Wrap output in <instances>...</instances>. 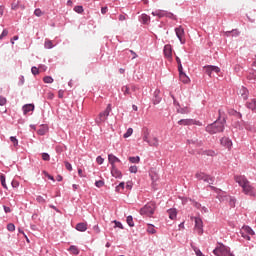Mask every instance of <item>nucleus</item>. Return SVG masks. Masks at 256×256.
I'll use <instances>...</instances> for the list:
<instances>
[{
    "label": "nucleus",
    "mask_w": 256,
    "mask_h": 256,
    "mask_svg": "<svg viewBox=\"0 0 256 256\" xmlns=\"http://www.w3.org/2000/svg\"><path fill=\"white\" fill-rule=\"evenodd\" d=\"M234 180L242 188L244 195H247L248 197H256V189L253 187L247 177L243 175H237L234 176Z\"/></svg>",
    "instance_id": "1"
},
{
    "label": "nucleus",
    "mask_w": 256,
    "mask_h": 256,
    "mask_svg": "<svg viewBox=\"0 0 256 256\" xmlns=\"http://www.w3.org/2000/svg\"><path fill=\"white\" fill-rule=\"evenodd\" d=\"M225 123L227 119L223 117L222 121L216 120L211 124H208L205 128L206 133L209 135H216V133H223L225 131Z\"/></svg>",
    "instance_id": "2"
},
{
    "label": "nucleus",
    "mask_w": 256,
    "mask_h": 256,
    "mask_svg": "<svg viewBox=\"0 0 256 256\" xmlns=\"http://www.w3.org/2000/svg\"><path fill=\"white\" fill-rule=\"evenodd\" d=\"M155 209H157V204L153 201L148 202L140 209V215H143L144 217H153V215H155Z\"/></svg>",
    "instance_id": "3"
},
{
    "label": "nucleus",
    "mask_w": 256,
    "mask_h": 256,
    "mask_svg": "<svg viewBox=\"0 0 256 256\" xmlns=\"http://www.w3.org/2000/svg\"><path fill=\"white\" fill-rule=\"evenodd\" d=\"M214 255L216 256H235V254L232 253L231 248L228 246H225L224 244H219L214 250Z\"/></svg>",
    "instance_id": "4"
},
{
    "label": "nucleus",
    "mask_w": 256,
    "mask_h": 256,
    "mask_svg": "<svg viewBox=\"0 0 256 256\" xmlns=\"http://www.w3.org/2000/svg\"><path fill=\"white\" fill-rule=\"evenodd\" d=\"M111 111H112L111 104H108L106 109L100 112L98 117L95 119L97 125H101V123H105V120L108 119Z\"/></svg>",
    "instance_id": "5"
},
{
    "label": "nucleus",
    "mask_w": 256,
    "mask_h": 256,
    "mask_svg": "<svg viewBox=\"0 0 256 256\" xmlns=\"http://www.w3.org/2000/svg\"><path fill=\"white\" fill-rule=\"evenodd\" d=\"M177 39H179L181 45H185V28L178 26L174 29Z\"/></svg>",
    "instance_id": "6"
},
{
    "label": "nucleus",
    "mask_w": 256,
    "mask_h": 256,
    "mask_svg": "<svg viewBox=\"0 0 256 256\" xmlns=\"http://www.w3.org/2000/svg\"><path fill=\"white\" fill-rule=\"evenodd\" d=\"M164 57H166V59H168V61H172L173 59V48L171 47L170 44H167L164 46Z\"/></svg>",
    "instance_id": "7"
},
{
    "label": "nucleus",
    "mask_w": 256,
    "mask_h": 256,
    "mask_svg": "<svg viewBox=\"0 0 256 256\" xmlns=\"http://www.w3.org/2000/svg\"><path fill=\"white\" fill-rule=\"evenodd\" d=\"M206 75H209L211 77V73H220L221 68L213 65H208L204 67Z\"/></svg>",
    "instance_id": "8"
},
{
    "label": "nucleus",
    "mask_w": 256,
    "mask_h": 256,
    "mask_svg": "<svg viewBox=\"0 0 256 256\" xmlns=\"http://www.w3.org/2000/svg\"><path fill=\"white\" fill-rule=\"evenodd\" d=\"M194 221H195V228L198 229V233H200V235H202V233H203V220L199 217H195Z\"/></svg>",
    "instance_id": "9"
},
{
    "label": "nucleus",
    "mask_w": 256,
    "mask_h": 256,
    "mask_svg": "<svg viewBox=\"0 0 256 256\" xmlns=\"http://www.w3.org/2000/svg\"><path fill=\"white\" fill-rule=\"evenodd\" d=\"M152 101H153L154 105H159V103H161L162 98H161V91L159 89H156L154 91V97H153Z\"/></svg>",
    "instance_id": "10"
},
{
    "label": "nucleus",
    "mask_w": 256,
    "mask_h": 256,
    "mask_svg": "<svg viewBox=\"0 0 256 256\" xmlns=\"http://www.w3.org/2000/svg\"><path fill=\"white\" fill-rule=\"evenodd\" d=\"M108 161H109L111 167H116L115 163H121V159H119L114 154H108Z\"/></svg>",
    "instance_id": "11"
},
{
    "label": "nucleus",
    "mask_w": 256,
    "mask_h": 256,
    "mask_svg": "<svg viewBox=\"0 0 256 256\" xmlns=\"http://www.w3.org/2000/svg\"><path fill=\"white\" fill-rule=\"evenodd\" d=\"M111 175L112 177H115V179H121L123 177V174L119 169H117V166L111 167Z\"/></svg>",
    "instance_id": "12"
},
{
    "label": "nucleus",
    "mask_w": 256,
    "mask_h": 256,
    "mask_svg": "<svg viewBox=\"0 0 256 256\" xmlns=\"http://www.w3.org/2000/svg\"><path fill=\"white\" fill-rule=\"evenodd\" d=\"M239 95L244 101H247V99H249V90L242 86L239 90Z\"/></svg>",
    "instance_id": "13"
},
{
    "label": "nucleus",
    "mask_w": 256,
    "mask_h": 256,
    "mask_svg": "<svg viewBox=\"0 0 256 256\" xmlns=\"http://www.w3.org/2000/svg\"><path fill=\"white\" fill-rule=\"evenodd\" d=\"M220 143L221 145H223V147H226V149H231V147L233 146V142L228 137L222 138L220 140Z\"/></svg>",
    "instance_id": "14"
},
{
    "label": "nucleus",
    "mask_w": 256,
    "mask_h": 256,
    "mask_svg": "<svg viewBox=\"0 0 256 256\" xmlns=\"http://www.w3.org/2000/svg\"><path fill=\"white\" fill-rule=\"evenodd\" d=\"M178 71H179L180 81H182V83L187 84V83H189V81H191V79H189V76H187V74H185V72H183V68Z\"/></svg>",
    "instance_id": "15"
},
{
    "label": "nucleus",
    "mask_w": 256,
    "mask_h": 256,
    "mask_svg": "<svg viewBox=\"0 0 256 256\" xmlns=\"http://www.w3.org/2000/svg\"><path fill=\"white\" fill-rule=\"evenodd\" d=\"M247 109H250V111H253L256 113V98L251 99L246 103Z\"/></svg>",
    "instance_id": "16"
},
{
    "label": "nucleus",
    "mask_w": 256,
    "mask_h": 256,
    "mask_svg": "<svg viewBox=\"0 0 256 256\" xmlns=\"http://www.w3.org/2000/svg\"><path fill=\"white\" fill-rule=\"evenodd\" d=\"M22 111L24 115H27V113H31V111H35V105L34 104H25L22 107Z\"/></svg>",
    "instance_id": "17"
},
{
    "label": "nucleus",
    "mask_w": 256,
    "mask_h": 256,
    "mask_svg": "<svg viewBox=\"0 0 256 256\" xmlns=\"http://www.w3.org/2000/svg\"><path fill=\"white\" fill-rule=\"evenodd\" d=\"M176 112L177 113H180L181 115H189V113H191V108L190 107H179V108H176Z\"/></svg>",
    "instance_id": "18"
},
{
    "label": "nucleus",
    "mask_w": 256,
    "mask_h": 256,
    "mask_svg": "<svg viewBox=\"0 0 256 256\" xmlns=\"http://www.w3.org/2000/svg\"><path fill=\"white\" fill-rule=\"evenodd\" d=\"M241 125L238 126V129H246V131H253V125L249 122L241 121Z\"/></svg>",
    "instance_id": "19"
},
{
    "label": "nucleus",
    "mask_w": 256,
    "mask_h": 256,
    "mask_svg": "<svg viewBox=\"0 0 256 256\" xmlns=\"http://www.w3.org/2000/svg\"><path fill=\"white\" fill-rule=\"evenodd\" d=\"M75 229H76V231H80V233H85V231L87 230V223L80 222V223L76 224Z\"/></svg>",
    "instance_id": "20"
},
{
    "label": "nucleus",
    "mask_w": 256,
    "mask_h": 256,
    "mask_svg": "<svg viewBox=\"0 0 256 256\" xmlns=\"http://www.w3.org/2000/svg\"><path fill=\"white\" fill-rule=\"evenodd\" d=\"M167 213L169 215V219H171L172 221H175V219H177V209L170 208L167 210Z\"/></svg>",
    "instance_id": "21"
},
{
    "label": "nucleus",
    "mask_w": 256,
    "mask_h": 256,
    "mask_svg": "<svg viewBox=\"0 0 256 256\" xmlns=\"http://www.w3.org/2000/svg\"><path fill=\"white\" fill-rule=\"evenodd\" d=\"M196 179H198L199 181H209V175L203 173V172H198L196 173Z\"/></svg>",
    "instance_id": "22"
},
{
    "label": "nucleus",
    "mask_w": 256,
    "mask_h": 256,
    "mask_svg": "<svg viewBox=\"0 0 256 256\" xmlns=\"http://www.w3.org/2000/svg\"><path fill=\"white\" fill-rule=\"evenodd\" d=\"M229 115H231L232 117H236V119H241V117H243V114H241L240 112H238L235 109H230L228 110Z\"/></svg>",
    "instance_id": "23"
},
{
    "label": "nucleus",
    "mask_w": 256,
    "mask_h": 256,
    "mask_svg": "<svg viewBox=\"0 0 256 256\" xmlns=\"http://www.w3.org/2000/svg\"><path fill=\"white\" fill-rule=\"evenodd\" d=\"M241 231H243V233H246L248 235H255V231H253V228L250 226H243Z\"/></svg>",
    "instance_id": "24"
},
{
    "label": "nucleus",
    "mask_w": 256,
    "mask_h": 256,
    "mask_svg": "<svg viewBox=\"0 0 256 256\" xmlns=\"http://www.w3.org/2000/svg\"><path fill=\"white\" fill-rule=\"evenodd\" d=\"M148 145H150V147H159V139L157 137L150 139Z\"/></svg>",
    "instance_id": "25"
},
{
    "label": "nucleus",
    "mask_w": 256,
    "mask_h": 256,
    "mask_svg": "<svg viewBox=\"0 0 256 256\" xmlns=\"http://www.w3.org/2000/svg\"><path fill=\"white\" fill-rule=\"evenodd\" d=\"M68 251H70V253L72 255H79L80 251H79V248L75 245H71L69 248H68Z\"/></svg>",
    "instance_id": "26"
},
{
    "label": "nucleus",
    "mask_w": 256,
    "mask_h": 256,
    "mask_svg": "<svg viewBox=\"0 0 256 256\" xmlns=\"http://www.w3.org/2000/svg\"><path fill=\"white\" fill-rule=\"evenodd\" d=\"M146 231L150 235H155V233H157V230H155V225H153V224H148V227H147Z\"/></svg>",
    "instance_id": "27"
},
{
    "label": "nucleus",
    "mask_w": 256,
    "mask_h": 256,
    "mask_svg": "<svg viewBox=\"0 0 256 256\" xmlns=\"http://www.w3.org/2000/svg\"><path fill=\"white\" fill-rule=\"evenodd\" d=\"M193 119H181L178 121V125H192Z\"/></svg>",
    "instance_id": "28"
},
{
    "label": "nucleus",
    "mask_w": 256,
    "mask_h": 256,
    "mask_svg": "<svg viewBox=\"0 0 256 256\" xmlns=\"http://www.w3.org/2000/svg\"><path fill=\"white\" fill-rule=\"evenodd\" d=\"M151 17H149V15L147 14H142L141 15V22L144 24V25H147V23H149Z\"/></svg>",
    "instance_id": "29"
},
{
    "label": "nucleus",
    "mask_w": 256,
    "mask_h": 256,
    "mask_svg": "<svg viewBox=\"0 0 256 256\" xmlns=\"http://www.w3.org/2000/svg\"><path fill=\"white\" fill-rule=\"evenodd\" d=\"M152 15L154 17H165V11H163V10H156V11L152 12Z\"/></svg>",
    "instance_id": "30"
},
{
    "label": "nucleus",
    "mask_w": 256,
    "mask_h": 256,
    "mask_svg": "<svg viewBox=\"0 0 256 256\" xmlns=\"http://www.w3.org/2000/svg\"><path fill=\"white\" fill-rule=\"evenodd\" d=\"M126 223L127 225H129V227H135V222H133V216H127Z\"/></svg>",
    "instance_id": "31"
},
{
    "label": "nucleus",
    "mask_w": 256,
    "mask_h": 256,
    "mask_svg": "<svg viewBox=\"0 0 256 256\" xmlns=\"http://www.w3.org/2000/svg\"><path fill=\"white\" fill-rule=\"evenodd\" d=\"M37 203H40V205H45L47 203V200L41 195L36 196Z\"/></svg>",
    "instance_id": "32"
},
{
    "label": "nucleus",
    "mask_w": 256,
    "mask_h": 256,
    "mask_svg": "<svg viewBox=\"0 0 256 256\" xmlns=\"http://www.w3.org/2000/svg\"><path fill=\"white\" fill-rule=\"evenodd\" d=\"M130 163H139L141 158L139 156H130L129 158Z\"/></svg>",
    "instance_id": "33"
},
{
    "label": "nucleus",
    "mask_w": 256,
    "mask_h": 256,
    "mask_svg": "<svg viewBox=\"0 0 256 256\" xmlns=\"http://www.w3.org/2000/svg\"><path fill=\"white\" fill-rule=\"evenodd\" d=\"M133 135V128H128L126 133H124L123 137L124 139H129Z\"/></svg>",
    "instance_id": "34"
},
{
    "label": "nucleus",
    "mask_w": 256,
    "mask_h": 256,
    "mask_svg": "<svg viewBox=\"0 0 256 256\" xmlns=\"http://www.w3.org/2000/svg\"><path fill=\"white\" fill-rule=\"evenodd\" d=\"M248 79L249 81H256V71L252 70L249 74H248Z\"/></svg>",
    "instance_id": "35"
},
{
    "label": "nucleus",
    "mask_w": 256,
    "mask_h": 256,
    "mask_svg": "<svg viewBox=\"0 0 256 256\" xmlns=\"http://www.w3.org/2000/svg\"><path fill=\"white\" fill-rule=\"evenodd\" d=\"M44 47L45 49H53V42L51 40H45Z\"/></svg>",
    "instance_id": "36"
},
{
    "label": "nucleus",
    "mask_w": 256,
    "mask_h": 256,
    "mask_svg": "<svg viewBox=\"0 0 256 256\" xmlns=\"http://www.w3.org/2000/svg\"><path fill=\"white\" fill-rule=\"evenodd\" d=\"M218 118L217 121H223V117H225V111L223 109L218 110Z\"/></svg>",
    "instance_id": "37"
},
{
    "label": "nucleus",
    "mask_w": 256,
    "mask_h": 256,
    "mask_svg": "<svg viewBox=\"0 0 256 256\" xmlns=\"http://www.w3.org/2000/svg\"><path fill=\"white\" fill-rule=\"evenodd\" d=\"M188 145H196V147L201 146V142H199V140L195 139V140H187Z\"/></svg>",
    "instance_id": "38"
},
{
    "label": "nucleus",
    "mask_w": 256,
    "mask_h": 256,
    "mask_svg": "<svg viewBox=\"0 0 256 256\" xmlns=\"http://www.w3.org/2000/svg\"><path fill=\"white\" fill-rule=\"evenodd\" d=\"M170 97H172L173 99L174 107H176V109H179V107H181V104L179 103V101H177V99L175 98V95L171 94Z\"/></svg>",
    "instance_id": "39"
},
{
    "label": "nucleus",
    "mask_w": 256,
    "mask_h": 256,
    "mask_svg": "<svg viewBox=\"0 0 256 256\" xmlns=\"http://www.w3.org/2000/svg\"><path fill=\"white\" fill-rule=\"evenodd\" d=\"M0 181H1V185L4 189H7V182H6V178H5V175H1L0 176Z\"/></svg>",
    "instance_id": "40"
},
{
    "label": "nucleus",
    "mask_w": 256,
    "mask_h": 256,
    "mask_svg": "<svg viewBox=\"0 0 256 256\" xmlns=\"http://www.w3.org/2000/svg\"><path fill=\"white\" fill-rule=\"evenodd\" d=\"M10 141H11V143H13L14 147H18L19 146V140L17 139V137L11 136L10 137Z\"/></svg>",
    "instance_id": "41"
},
{
    "label": "nucleus",
    "mask_w": 256,
    "mask_h": 256,
    "mask_svg": "<svg viewBox=\"0 0 256 256\" xmlns=\"http://www.w3.org/2000/svg\"><path fill=\"white\" fill-rule=\"evenodd\" d=\"M240 235L241 237H243V239H246V241H251V236L245 232H243V230H240Z\"/></svg>",
    "instance_id": "42"
},
{
    "label": "nucleus",
    "mask_w": 256,
    "mask_h": 256,
    "mask_svg": "<svg viewBox=\"0 0 256 256\" xmlns=\"http://www.w3.org/2000/svg\"><path fill=\"white\" fill-rule=\"evenodd\" d=\"M235 203H237V199H235V197L230 196L229 197V205L230 207H235Z\"/></svg>",
    "instance_id": "43"
},
{
    "label": "nucleus",
    "mask_w": 256,
    "mask_h": 256,
    "mask_svg": "<svg viewBox=\"0 0 256 256\" xmlns=\"http://www.w3.org/2000/svg\"><path fill=\"white\" fill-rule=\"evenodd\" d=\"M105 185V181L103 180H97L95 182V187H98V189H101V187H103Z\"/></svg>",
    "instance_id": "44"
},
{
    "label": "nucleus",
    "mask_w": 256,
    "mask_h": 256,
    "mask_svg": "<svg viewBox=\"0 0 256 256\" xmlns=\"http://www.w3.org/2000/svg\"><path fill=\"white\" fill-rule=\"evenodd\" d=\"M34 15H35L36 17H41V16L43 15V11H41V8H36V9L34 10Z\"/></svg>",
    "instance_id": "45"
},
{
    "label": "nucleus",
    "mask_w": 256,
    "mask_h": 256,
    "mask_svg": "<svg viewBox=\"0 0 256 256\" xmlns=\"http://www.w3.org/2000/svg\"><path fill=\"white\" fill-rule=\"evenodd\" d=\"M176 63L178 64V71H181L183 69V64L181 63V58L176 56Z\"/></svg>",
    "instance_id": "46"
},
{
    "label": "nucleus",
    "mask_w": 256,
    "mask_h": 256,
    "mask_svg": "<svg viewBox=\"0 0 256 256\" xmlns=\"http://www.w3.org/2000/svg\"><path fill=\"white\" fill-rule=\"evenodd\" d=\"M122 91L124 95H131V91L129 90V86H123Z\"/></svg>",
    "instance_id": "47"
},
{
    "label": "nucleus",
    "mask_w": 256,
    "mask_h": 256,
    "mask_svg": "<svg viewBox=\"0 0 256 256\" xmlns=\"http://www.w3.org/2000/svg\"><path fill=\"white\" fill-rule=\"evenodd\" d=\"M74 11L75 13H79V14L83 13L84 11L83 6H75Z\"/></svg>",
    "instance_id": "48"
},
{
    "label": "nucleus",
    "mask_w": 256,
    "mask_h": 256,
    "mask_svg": "<svg viewBox=\"0 0 256 256\" xmlns=\"http://www.w3.org/2000/svg\"><path fill=\"white\" fill-rule=\"evenodd\" d=\"M38 135H41V136H43V135H45L46 133H47V128H45V127H42V128H40V129H38Z\"/></svg>",
    "instance_id": "49"
},
{
    "label": "nucleus",
    "mask_w": 256,
    "mask_h": 256,
    "mask_svg": "<svg viewBox=\"0 0 256 256\" xmlns=\"http://www.w3.org/2000/svg\"><path fill=\"white\" fill-rule=\"evenodd\" d=\"M42 159L43 161H50L51 156H49V153L44 152L42 153Z\"/></svg>",
    "instance_id": "50"
},
{
    "label": "nucleus",
    "mask_w": 256,
    "mask_h": 256,
    "mask_svg": "<svg viewBox=\"0 0 256 256\" xmlns=\"http://www.w3.org/2000/svg\"><path fill=\"white\" fill-rule=\"evenodd\" d=\"M7 105V98L0 96V107Z\"/></svg>",
    "instance_id": "51"
},
{
    "label": "nucleus",
    "mask_w": 256,
    "mask_h": 256,
    "mask_svg": "<svg viewBox=\"0 0 256 256\" xmlns=\"http://www.w3.org/2000/svg\"><path fill=\"white\" fill-rule=\"evenodd\" d=\"M44 83H53V77L51 76H45L43 78Z\"/></svg>",
    "instance_id": "52"
},
{
    "label": "nucleus",
    "mask_w": 256,
    "mask_h": 256,
    "mask_svg": "<svg viewBox=\"0 0 256 256\" xmlns=\"http://www.w3.org/2000/svg\"><path fill=\"white\" fill-rule=\"evenodd\" d=\"M192 125H197L198 127H203V122L199 120L192 119Z\"/></svg>",
    "instance_id": "53"
},
{
    "label": "nucleus",
    "mask_w": 256,
    "mask_h": 256,
    "mask_svg": "<svg viewBox=\"0 0 256 256\" xmlns=\"http://www.w3.org/2000/svg\"><path fill=\"white\" fill-rule=\"evenodd\" d=\"M96 163H98V165H103V163H105V159L101 156H98L96 158Z\"/></svg>",
    "instance_id": "54"
},
{
    "label": "nucleus",
    "mask_w": 256,
    "mask_h": 256,
    "mask_svg": "<svg viewBox=\"0 0 256 256\" xmlns=\"http://www.w3.org/2000/svg\"><path fill=\"white\" fill-rule=\"evenodd\" d=\"M18 85L21 87L22 85H25V76L21 75L19 77Z\"/></svg>",
    "instance_id": "55"
},
{
    "label": "nucleus",
    "mask_w": 256,
    "mask_h": 256,
    "mask_svg": "<svg viewBox=\"0 0 256 256\" xmlns=\"http://www.w3.org/2000/svg\"><path fill=\"white\" fill-rule=\"evenodd\" d=\"M113 223L115 224L114 227H118V229H124L123 224L117 220H114Z\"/></svg>",
    "instance_id": "56"
},
{
    "label": "nucleus",
    "mask_w": 256,
    "mask_h": 256,
    "mask_svg": "<svg viewBox=\"0 0 256 256\" xmlns=\"http://www.w3.org/2000/svg\"><path fill=\"white\" fill-rule=\"evenodd\" d=\"M31 73L32 75H39V68H37L36 66H33L31 68Z\"/></svg>",
    "instance_id": "57"
},
{
    "label": "nucleus",
    "mask_w": 256,
    "mask_h": 256,
    "mask_svg": "<svg viewBox=\"0 0 256 256\" xmlns=\"http://www.w3.org/2000/svg\"><path fill=\"white\" fill-rule=\"evenodd\" d=\"M166 17H168L169 19H173L174 21L177 20V16H175L173 13L169 12L166 13L165 12Z\"/></svg>",
    "instance_id": "58"
},
{
    "label": "nucleus",
    "mask_w": 256,
    "mask_h": 256,
    "mask_svg": "<svg viewBox=\"0 0 256 256\" xmlns=\"http://www.w3.org/2000/svg\"><path fill=\"white\" fill-rule=\"evenodd\" d=\"M64 164H65L67 171H73V166L71 165V163L65 161Z\"/></svg>",
    "instance_id": "59"
},
{
    "label": "nucleus",
    "mask_w": 256,
    "mask_h": 256,
    "mask_svg": "<svg viewBox=\"0 0 256 256\" xmlns=\"http://www.w3.org/2000/svg\"><path fill=\"white\" fill-rule=\"evenodd\" d=\"M7 230H8V231H11V232L15 231V224L9 223V224L7 225Z\"/></svg>",
    "instance_id": "60"
},
{
    "label": "nucleus",
    "mask_w": 256,
    "mask_h": 256,
    "mask_svg": "<svg viewBox=\"0 0 256 256\" xmlns=\"http://www.w3.org/2000/svg\"><path fill=\"white\" fill-rule=\"evenodd\" d=\"M118 21H127V14H120L118 16Z\"/></svg>",
    "instance_id": "61"
},
{
    "label": "nucleus",
    "mask_w": 256,
    "mask_h": 256,
    "mask_svg": "<svg viewBox=\"0 0 256 256\" xmlns=\"http://www.w3.org/2000/svg\"><path fill=\"white\" fill-rule=\"evenodd\" d=\"M9 35V31L7 29H4L0 35V40L3 39V37H7Z\"/></svg>",
    "instance_id": "62"
},
{
    "label": "nucleus",
    "mask_w": 256,
    "mask_h": 256,
    "mask_svg": "<svg viewBox=\"0 0 256 256\" xmlns=\"http://www.w3.org/2000/svg\"><path fill=\"white\" fill-rule=\"evenodd\" d=\"M194 252L197 256H202L203 255V252H201V250H199V248H197V247L194 248Z\"/></svg>",
    "instance_id": "63"
},
{
    "label": "nucleus",
    "mask_w": 256,
    "mask_h": 256,
    "mask_svg": "<svg viewBox=\"0 0 256 256\" xmlns=\"http://www.w3.org/2000/svg\"><path fill=\"white\" fill-rule=\"evenodd\" d=\"M129 171L130 173H137V166H130Z\"/></svg>",
    "instance_id": "64"
}]
</instances>
